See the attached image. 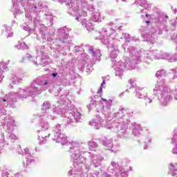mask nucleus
I'll return each mask as SVG.
<instances>
[{"label":"nucleus","instance_id":"obj_1","mask_svg":"<svg viewBox=\"0 0 177 177\" xmlns=\"http://www.w3.org/2000/svg\"><path fill=\"white\" fill-rule=\"evenodd\" d=\"M50 85H52L50 78L47 76H41L33 80L28 87H25L24 88H19L17 93L8 94L1 93L0 97V120H1V124H6L7 129L6 132H7V139H10L12 142L17 140V136L13 133L17 129V125H16L15 119L12 116H6V107L9 104L10 107H15V103H17V97L21 100H24V99H27L30 96L32 97L37 96V95H41Z\"/></svg>","mask_w":177,"mask_h":177},{"label":"nucleus","instance_id":"obj_2","mask_svg":"<svg viewBox=\"0 0 177 177\" xmlns=\"http://www.w3.org/2000/svg\"><path fill=\"white\" fill-rule=\"evenodd\" d=\"M69 145L70 157L75 168L68 171V175H72L73 177H89V176L84 174L82 167H84L86 172L89 171V169H91L92 162L95 168L102 167V161L104 158L101 154H96V151H92V152L84 151L85 149L78 142H69ZM85 154H87L92 162H89L86 158H85Z\"/></svg>","mask_w":177,"mask_h":177},{"label":"nucleus","instance_id":"obj_3","mask_svg":"<svg viewBox=\"0 0 177 177\" xmlns=\"http://www.w3.org/2000/svg\"><path fill=\"white\" fill-rule=\"evenodd\" d=\"M127 114V109L124 108H120L117 113H113V117L117 118L115 122H108L106 123L102 117L99 115L93 121L89 122L90 125L94 127L95 129H100L101 128H106L110 129L112 132H115L118 136L122 139H129V132L128 131V125L131 122V120L128 118Z\"/></svg>","mask_w":177,"mask_h":177},{"label":"nucleus","instance_id":"obj_4","mask_svg":"<svg viewBox=\"0 0 177 177\" xmlns=\"http://www.w3.org/2000/svg\"><path fill=\"white\" fill-rule=\"evenodd\" d=\"M156 77L158 80L153 88L152 93L154 96H158V100L161 106H168V104L172 100L173 91L167 86L165 80L167 72L164 69L159 70L157 71Z\"/></svg>","mask_w":177,"mask_h":177},{"label":"nucleus","instance_id":"obj_5","mask_svg":"<svg viewBox=\"0 0 177 177\" xmlns=\"http://www.w3.org/2000/svg\"><path fill=\"white\" fill-rule=\"evenodd\" d=\"M128 52L129 57H127L124 62L119 61L115 65L116 61L111 59L115 70V75L116 77H118L119 80H122V75H124L125 70H130V68L134 70V68H136V64L141 62L140 59H142V53H143L142 50L138 51L135 47L130 46L128 48Z\"/></svg>","mask_w":177,"mask_h":177},{"label":"nucleus","instance_id":"obj_6","mask_svg":"<svg viewBox=\"0 0 177 177\" xmlns=\"http://www.w3.org/2000/svg\"><path fill=\"white\" fill-rule=\"evenodd\" d=\"M64 95L61 96V100H58L55 104L53 106L51 109V115L53 117V120L56 118L57 115L59 117H65V121L67 124H71V122H81L82 119L81 118V113L78 112L77 109L74 111L70 109V105H67L65 103Z\"/></svg>","mask_w":177,"mask_h":177},{"label":"nucleus","instance_id":"obj_7","mask_svg":"<svg viewBox=\"0 0 177 177\" xmlns=\"http://www.w3.org/2000/svg\"><path fill=\"white\" fill-rule=\"evenodd\" d=\"M152 17L156 26L151 28L150 34H142V37L144 38V41L150 42L153 45L158 35L162 34V28L165 29L167 27L168 16L161 10H156L152 14Z\"/></svg>","mask_w":177,"mask_h":177},{"label":"nucleus","instance_id":"obj_8","mask_svg":"<svg viewBox=\"0 0 177 177\" xmlns=\"http://www.w3.org/2000/svg\"><path fill=\"white\" fill-rule=\"evenodd\" d=\"M67 3L68 13L75 17V20L81 23L82 27L87 31L93 28L92 23L89 22L88 12L80 9V1L66 0Z\"/></svg>","mask_w":177,"mask_h":177},{"label":"nucleus","instance_id":"obj_9","mask_svg":"<svg viewBox=\"0 0 177 177\" xmlns=\"http://www.w3.org/2000/svg\"><path fill=\"white\" fill-rule=\"evenodd\" d=\"M50 120H48V118H45V116H43L42 119H41L39 124L41 130L38 131V140L39 145H45L50 136V133L48 131L49 129L48 121Z\"/></svg>","mask_w":177,"mask_h":177},{"label":"nucleus","instance_id":"obj_10","mask_svg":"<svg viewBox=\"0 0 177 177\" xmlns=\"http://www.w3.org/2000/svg\"><path fill=\"white\" fill-rule=\"evenodd\" d=\"M81 5L79 6V9L83 12H91L89 18L91 21H99L100 20V12L95 11V7L92 3H88V0H80Z\"/></svg>","mask_w":177,"mask_h":177},{"label":"nucleus","instance_id":"obj_11","mask_svg":"<svg viewBox=\"0 0 177 177\" xmlns=\"http://www.w3.org/2000/svg\"><path fill=\"white\" fill-rule=\"evenodd\" d=\"M123 161L124 160H122L120 165V162L111 160L108 167L107 171L109 174H114L115 172V177H128V174H125V169L122 167L124 165Z\"/></svg>","mask_w":177,"mask_h":177},{"label":"nucleus","instance_id":"obj_12","mask_svg":"<svg viewBox=\"0 0 177 177\" xmlns=\"http://www.w3.org/2000/svg\"><path fill=\"white\" fill-rule=\"evenodd\" d=\"M26 60L30 62L35 66H46V64H49L50 62V59L46 55H43L41 57L40 56H37L36 57L30 55L26 54L25 56L23 57L21 62H24Z\"/></svg>","mask_w":177,"mask_h":177},{"label":"nucleus","instance_id":"obj_13","mask_svg":"<svg viewBox=\"0 0 177 177\" xmlns=\"http://www.w3.org/2000/svg\"><path fill=\"white\" fill-rule=\"evenodd\" d=\"M121 28H122V26H117V24L114 22H109L106 26L103 28L101 34H102V35H106L108 37H110L112 40L118 39V41H120V39L118 37H116L114 34H115L117 30H121Z\"/></svg>","mask_w":177,"mask_h":177},{"label":"nucleus","instance_id":"obj_14","mask_svg":"<svg viewBox=\"0 0 177 177\" xmlns=\"http://www.w3.org/2000/svg\"><path fill=\"white\" fill-rule=\"evenodd\" d=\"M62 131H63V129L59 124H57L53 128V132L54 133L53 140L55 142V143H61V145L64 146L65 145H68V140H67L66 134H62Z\"/></svg>","mask_w":177,"mask_h":177},{"label":"nucleus","instance_id":"obj_15","mask_svg":"<svg viewBox=\"0 0 177 177\" xmlns=\"http://www.w3.org/2000/svg\"><path fill=\"white\" fill-rule=\"evenodd\" d=\"M69 29L66 28V27L60 28L58 29L57 35L58 40L60 41L62 44L65 45H68L70 44V36H68Z\"/></svg>","mask_w":177,"mask_h":177},{"label":"nucleus","instance_id":"obj_16","mask_svg":"<svg viewBox=\"0 0 177 177\" xmlns=\"http://www.w3.org/2000/svg\"><path fill=\"white\" fill-rule=\"evenodd\" d=\"M39 117H44V118H47V120H53L50 103L48 101L44 102L41 108V113L39 115Z\"/></svg>","mask_w":177,"mask_h":177},{"label":"nucleus","instance_id":"obj_17","mask_svg":"<svg viewBox=\"0 0 177 177\" xmlns=\"http://www.w3.org/2000/svg\"><path fill=\"white\" fill-rule=\"evenodd\" d=\"M157 55H158V51L157 50H154L153 51H142L140 62H144V63L149 64L151 60L158 59V58H151L153 56H157Z\"/></svg>","mask_w":177,"mask_h":177},{"label":"nucleus","instance_id":"obj_18","mask_svg":"<svg viewBox=\"0 0 177 177\" xmlns=\"http://www.w3.org/2000/svg\"><path fill=\"white\" fill-rule=\"evenodd\" d=\"M151 59H158V60H160V59H165L166 60L170 62V63H174V62H177V53L174 54V55H171L168 53L160 51L158 53L156 56H153L151 57Z\"/></svg>","mask_w":177,"mask_h":177},{"label":"nucleus","instance_id":"obj_19","mask_svg":"<svg viewBox=\"0 0 177 177\" xmlns=\"http://www.w3.org/2000/svg\"><path fill=\"white\" fill-rule=\"evenodd\" d=\"M23 154L26 158V162H24V167H25V168H31L35 162V158L31 156V153H30V149H28V148L24 149Z\"/></svg>","mask_w":177,"mask_h":177},{"label":"nucleus","instance_id":"obj_20","mask_svg":"<svg viewBox=\"0 0 177 177\" xmlns=\"http://www.w3.org/2000/svg\"><path fill=\"white\" fill-rule=\"evenodd\" d=\"M101 100H102V102L106 104V106L102 107V114L104 115L105 118L111 117V113H113V111L111 110V104H113V101L111 100H106L103 98H101Z\"/></svg>","mask_w":177,"mask_h":177},{"label":"nucleus","instance_id":"obj_21","mask_svg":"<svg viewBox=\"0 0 177 177\" xmlns=\"http://www.w3.org/2000/svg\"><path fill=\"white\" fill-rule=\"evenodd\" d=\"M100 99H102V97H99V95H94L93 97H91L90 104L87 105L88 110H92V109L97 107L100 102Z\"/></svg>","mask_w":177,"mask_h":177},{"label":"nucleus","instance_id":"obj_22","mask_svg":"<svg viewBox=\"0 0 177 177\" xmlns=\"http://www.w3.org/2000/svg\"><path fill=\"white\" fill-rule=\"evenodd\" d=\"M108 49L109 50V57L111 59H115L117 56H118V53H120V50H118V46L115 44H109L108 46Z\"/></svg>","mask_w":177,"mask_h":177},{"label":"nucleus","instance_id":"obj_23","mask_svg":"<svg viewBox=\"0 0 177 177\" xmlns=\"http://www.w3.org/2000/svg\"><path fill=\"white\" fill-rule=\"evenodd\" d=\"M88 52L92 56L94 60H98L100 62V56H102V53H100V50L93 48L92 46H89L88 48Z\"/></svg>","mask_w":177,"mask_h":177},{"label":"nucleus","instance_id":"obj_24","mask_svg":"<svg viewBox=\"0 0 177 177\" xmlns=\"http://www.w3.org/2000/svg\"><path fill=\"white\" fill-rule=\"evenodd\" d=\"M136 4L142 6V8H140V13L145 10V9H150L151 8V4L147 3L146 0H136Z\"/></svg>","mask_w":177,"mask_h":177},{"label":"nucleus","instance_id":"obj_25","mask_svg":"<svg viewBox=\"0 0 177 177\" xmlns=\"http://www.w3.org/2000/svg\"><path fill=\"white\" fill-rule=\"evenodd\" d=\"M102 146H104L107 150H111L114 146L113 144V139L104 137L102 140Z\"/></svg>","mask_w":177,"mask_h":177},{"label":"nucleus","instance_id":"obj_26","mask_svg":"<svg viewBox=\"0 0 177 177\" xmlns=\"http://www.w3.org/2000/svg\"><path fill=\"white\" fill-rule=\"evenodd\" d=\"M2 34L5 35L6 38H9V37H13V32H12V28L8 26L6 24L3 26Z\"/></svg>","mask_w":177,"mask_h":177},{"label":"nucleus","instance_id":"obj_27","mask_svg":"<svg viewBox=\"0 0 177 177\" xmlns=\"http://www.w3.org/2000/svg\"><path fill=\"white\" fill-rule=\"evenodd\" d=\"M6 71H8V64L5 62H1L0 64V82L3 80V77H5L3 73Z\"/></svg>","mask_w":177,"mask_h":177},{"label":"nucleus","instance_id":"obj_28","mask_svg":"<svg viewBox=\"0 0 177 177\" xmlns=\"http://www.w3.org/2000/svg\"><path fill=\"white\" fill-rule=\"evenodd\" d=\"M169 175L171 176L177 177V164L171 163L169 165V171L168 172Z\"/></svg>","mask_w":177,"mask_h":177},{"label":"nucleus","instance_id":"obj_29","mask_svg":"<svg viewBox=\"0 0 177 177\" xmlns=\"http://www.w3.org/2000/svg\"><path fill=\"white\" fill-rule=\"evenodd\" d=\"M100 39H101L102 44H104V45H107L108 48L109 45H114V44L113 43L111 44L110 43L111 42V41H113V39H111L110 36L104 35L103 37L100 38Z\"/></svg>","mask_w":177,"mask_h":177},{"label":"nucleus","instance_id":"obj_30","mask_svg":"<svg viewBox=\"0 0 177 177\" xmlns=\"http://www.w3.org/2000/svg\"><path fill=\"white\" fill-rule=\"evenodd\" d=\"M10 81L12 84H14V85H16V84H20L23 81V76H19L17 75H12Z\"/></svg>","mask_w":177,"mask_h":177},{"label":"nucleus","instance_id":"obj_31","mask_svg":"<svg viewBox=\"0 0 177 177\" xmlns=\"http://www.w3.org/2000/svg\"><path fill=\"white\" fill-rule=\"evenodd\" d=\"M140 131H142V127H140V124L135 123L133 126L132 131L133 136H139V135H140Z\"/></svg>","mask_w":177,"mask_h":177},{"label":"nucleus","instance_id":"obj_32","mask_svg":"<svg viewBox=\"0 0 177 177\" xmlns=\"http://www.w3.org/2000/svg\"><path fill=\"white\" fill-rule=\"evenodd\" d=\"M142 89H143V88L140 87V86H138L136 88V96H137V97H138V99H145V97L147 95V94H143V93H140V91H142Z\"/></svg>","mask_w":177,"mask_h":177},{"label":"nucleus","instance_id":"obj_33","mask_svg":"<svg viewBox=\"0 0 177 177\" xmlns=\"http://www.w3.org/2000/svg\"><path fill=\"white\" fill-rule=\"evenodd\" d=\"M22 28L24 30V31H27L29 35L32 34V32H35V28H31L26 24H22Z\"/></svg>","mask_w":177,"mask_h":177},{"label":"nucleus","instance_id":"obj_34","mask_svg":"<svg viewBox=\"0 0 177 177\" xmlns=\"http://www.w3.org/2000/svg\"><path fill=\"white\" fill-rule=\"evenodd\" d=\"M171 41H173L176 45V52H177V31L171 33Z\"/></svg>","mask_w":177,"mask_h":177},{"label":"nucleus","instance_id":"obj_35","mask_svg":"<svg viewBox=\"0 0 177 177\" xmlns=\"http://www.w3.org/2000/svg\"><path fill=\"white\" fill-rule=\"evenodd\" d=\"M144 150L147 149V145H149V143H151V137L148 136L145 140H144Z\"/></svg>","mask_w":177,"mask_h":177},{"label":"nucleus","instance_id":"obj_36","mask_svg":"<svg viewBox=\"0 0 177 177\" xmlns=\"http://www.w3.org/2000/svg\"><path fill=\"white\" fill-rule=\"evenodd\" d=\"M51 79L55 80V81H60V80H62V77H60V75H59V73H51Z\"/></svg>","mask_w":177,"mask_h":177},{"label":"nucleus","instance_id":"obj_37","mask_svg":"<svg viewBox=\"0 0 177 177\" xmlns=\"http://www.w3.org/2000/svg\"><path fill=\"white\" fill-rule=\"evenodd\" d=\"M122 35V37H120L121 39H122V38H124L127 42H130V41H132V38H131V35H129V34L123 32Z\"/></svg>","mask_w":177,"mask_h":177},{"label":"nucleus","instance_id":"obj_38","mask_svg":"<svg viewBox=\"0 0 177 177\" xmlns=\"http://www.w3.org/2000/svg\"><path fill=\"white\" fill-rule=\"evenodd\" d=\"M153 97H149V95H145V97L144 98V100H145V104L147 106V104H150V103H152L153 102Z\"/></svg>","mask_w":177,"mask_h":177},{"label":"nucleus","instance_id":"obj_39","mask_svg":"<svg viewBox=\"0 0 177 177\" xmlns=\"http://www.w3.org/2000/svg\"><path fill=\"white\" fill-rule=\"evenodd\" d=\"M171 143L177 145V129H174V136L173 138H171Z\"/></svg>","mask_w":177,"mask_h":177},{"label":"nucleus","instance_id":"obj_40","mask_svg":"<svg viewBox=\"0 0 177 177\" xmlns=\"http://www.w3.org/2000/svg\"><path fill=\"white\" fill-rule=\"evenodd\" d=\"M17 49H27L28 46L26 43H20L19 45L15 46Z\"/></svg>","mask_w":177,"mask_h":177},{"label":"nucleus","instance_id":"obj_41","mask_svg":"<svg viewBox=\"0 0 177 177\" xmlns=\"http://www.w3.org/2000/svg\"><path fill=\"white\" fill-rule=\"evenodd\" d=\"M88 145L89 147H92L93 149L97 147V143L93 140L89 141Z\"/></svg>","mask_w":177,"mask_h":177},{"label":"nucleus","instance_id":"obj_42","mask_svg":"<svg viewBox=\"0 0 177 177\" xmlns=\"http://www.w3.org/2000/svg\"><path fill=\"white\" fill-rule=\"evenodd\" d=\"M104 85H106V81L103 80L102 83L101 84V86L100 87V89L97 91L98 95H100V93H102V91H103V86H104Z\"/></svg>","mask_w":177,"mask_h":177},{"label":"nucleus","instance_id":"obj_43","mask_svg":"<svg viewBox=\"0 0 177 177\" xmlns=\"http://www.w3.org/2000/svg\"><path fill=\"white\" fill-rule=\"evenodd\" d=\"M5 142V133H1L0 135V143L1 146L3 147V142Z\"/></svg>","mask_w":177,"mask_h":177},{"label":"nucleus","instance_id":"obj_44","mask_svg":"<svg viewBox=\"0 0 177 177\" xmlns=\"http://www.w3.org/2000/svg\"><path fill=\"white\" fill-rule=\"evenodd\" d=\"M48 17H49L50 21L49 23H48V27H52V26H53V20H52V16L48 15Z\"/></svg>","mask_w":177,"mask_h":177},{"label":"nucleus","instance_id":"obj_45","mask_svg":"<svg viewBox=\"0 0 177 177\" xmlns=\"http://www.w3.org/2000/svg\"><path fill=\"white\" fill-rule=\"evenodd\" d=\"M102 177H114L113 175L109 174L107 172H104L102 174Z\"/></svg>","mask_w":177,"mask_h":177},{"label":"nucleus","instance_id":"obj_46","mask_svg":"<svg viewBox=\"0 0 177 177\" xmlns=\"http://www.w3.org/2000/svg\"><path fill=\"white\" fill-rule=\"evenodd\" d=\"M172 72L174 73V76L173 77V78L174 80H175V78H177V68L173 69Z\"/></svg>","mask_w":177,"mask_h":177},{"label":"nucleus","instance_id":"obj_47","mask_svg":"<svg viewBox=\"0 0 177 177\" xmlns=\"http://www.w3.org/2000/svg\"><path fill=\"white\" fill-rule=\"evenodd\" d=\"M175 147L172 150L173 154H177V144H175Z\"/></svg>","mask_w":177,"mask_h":177},{"label":"nucleus","instance_id":"obj_48","mask_svg":"<svg viewBox=\"0 0 177 177\" xmlns=\"http://www.w3.org/2000/svg\"><path fill=\"white\" fill-rule=\"evenodd\" d=\"M171 25L173 27H176V25H177V17H176V19L171 24Z\"/></svg>","mask_w":177,"mask_h":177},{"label":"nucleus","instance_id":"obj_49","mask_svg":"<svg viewBox=\"0 0 177 177\" xmlns=\"http://www.w3.org/2000/svg\"><path fill=\"white\" fill-rule=\"evenodd\" d=\"M127 117L129 118V117H133V112L132 111H130L127 113Z\"/></svg>","mask_w":177,"mask_h":177},{"label":"nucleus","instance_id":"obj_50","mask_svg":"<svg viewBox=\"0 0 177 177\" xmlns=\"http://www.w3.org/2000/svg\"><path fill=\"white\" fill-rule=\"evenodd\" d=\"M129 84H130L131 86H133L135 85V81H133V80L131 79L129 80Z\"/></svg>","mask_w":177,"mask_h":177},{"label":"nucleus","instance_id":"obj_51","mask_svg":"<svg viewBox=\"0 0 177 177\" xmlns=\"http://www.w3.org/2000/svg\"><path fill=\"white\" fill-rule=\"evenodd\" d=\"M15 177H24L23 175H21V173L18 172L15 174Z\"/></svg>","mask_w":177,"mask_h":177},{"label":"nucleus","instance_id":"obj_52","mask_svg":"<svg viewBox=\"0 0 177 177\" xmlns=\"http://www.w3.org/2000/svg\"><path fill=\"white\" fill-rule=\"evenodd\" d=\"M57 1L59 3H66V6L68 5L66 0H57Z\"/></svg>","mask_w":177,"mask_h":177},{"label":"nucleus","instance_id":"obj_53","mask_svg":"<svg viewBox=\"0 0 177 177\" xmlns=\"http://www.w3.org/2000/svg\"><path fill=\"white\" fill-rule=\"evenodd\" d=\"M175 95H174V99L175 100H177V86H175Z\"/></svg>","mask_w":177,"mask_h":177},{"label":"nucleus","instance_id":"obj_54","mask_svg":"<svg viewBox=\"0 0 177 177\" xmlns=\"http://www.w3.org/2000/svg\"><path fill=\"white\" fill-rule=\"evenodd\" d=\"M171 10H173V12H174V15H176V12H177V10H176V8L174 9V7H173V6H171Z\"/></svg>","mask_w":177,"mask_h":177},{"label":"nucleus","instance_id":"obj_55","mask_svg":"<svg viewBox=\"0 0 177 177\" xmlns=\"http://www.w3.org/2000/svg\"><path fill=\"white\" fill-rule=\"evenodd\" d=\"M45 49V46H41V50L40 52H44V50Z\"/></svg>","mask_w":177,"mask_h":177},{"label":"nucleus","instance_id":"obj_56","mask_svg":"<svg viewBox=\"0 0 177 177\" xmlns=\"http://www.w3.org/2000/svg\"><path fill=\"white\" fill-rule=\"evenodd\" d=\"M74 49H75V52H77V51L80 49V47L75 46L74 47Z\"/></svg>","mask_w":177,"mask_h":177},{"label":"nucleus","instance_id":"obj_57","mask_svg":"<svg viewBox=\"0 0 177 177\" xmlns=\"http://www.w3.org/2000/svg\"><path fill=\"white\" fill-rule=\"evenodd\" d=\"M124 93H125V92L120 93L119 95L120 97H122V96H124Z\"/></svg>","mask_w":177,"mask_h":177},{"label":"nucleus","instance_id":"obj_58","mask_svg":"<svg viewBox=\"0 0 177 177\" xmlns=\"http://www.w3.org/2000/svg\"><path fill=\"white\" fill-rule=\"evenodd\" d=\"M62 55H63V56H66L67 55V53L66 51H62Z\"/></svg>","mask_w":177,"mask_h":177},{"label":"nucleus","instance_id":"obj_59","mask_svg":"<svg viewBox=\"0 0 177 177\" xmlns=\"http://www.w3.org/2000/svg\"><path fill=\"white\" fill-rule=\"evenodd\" d=\"M8 88H9V89H13V85L10 84V85L8 86Z\"/></svg>","mask_w":177,"mask_h":177},{"label":"nucleus","instance_id":"obj_60","mask_svg":"<svg viewBox=\"0 0 177 177\" xmlns=\"http://www.w3.org/2000/svg\"><path fill=\"white\" fill-rule=\"evenodd\" d=\"M145 23L149 26L151 22H150V21H145Z\"/></svg>","mask_w":177,"mask_h":177},{"label":"nucleus","instance_id":"obj_61","mask_svg":"<svg viewBox=\"0 0 177 177\" xmlns=\"http://www.w3.org/2000/svg\"><path fill=\"white\" fill-rule=\"evenodd\" d=\"M132 40L136 41H138V39H135V37H132Z\"/></svg>","mask_w":177,"mask_h":177},{"label":"nucleus","instance_id":"obj_62","mask_svg":"<svg viewBox=\"0 0 177 177\" xmlns=\"http://www.w3.org/2000/svg\"><path fill=\"white\" fill-rule=\"evenodd\" d=\"M12 25H13V24H16V21H15V20L12 21Z\"/></svg>","mask_w":177,"mask_h":177},{"label":"nucleus","instance_id":"obj_63","mask_svg":"<svg viewBox=\"0 0 177 177\" xmlns=\"http://www.w3.org/2000/svg\"><path fill=\"white\" fill-rule=\"evenodd\" d=\"M146 17H150V15L149 14H146Z\"/></svg>","mask_w":177,"mask_h":177},{"label":"nucleus","instance_id":"obj_64","mask_svg":"<svg viewBox=\"0 0 177 177\" xmlns=\"http://www.w3.org/2000/svg\"><path fill=\"white\" fill-rule=\"evenodd\" d=\"M132 168H133L132 167H129V170L132 171Z\"/></svg>","mask_w":177,"mask_h":177}]
</instances>
